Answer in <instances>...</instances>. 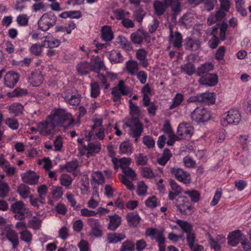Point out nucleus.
I'll return each mask as SVG.
<instances>
[{
    "label": "nucleus",
    "instance_id": "f257e3e1",
    "mask_svg": "<svg viewBox=\"0 0 251 251\" xmlns=\"http://www.w3.org/2000/svg\"><path fill=\"white\" fill-rule=\"evenodd\" d=\"M74 124L72 115L64 109H57L48 116L47 120L38 124L39 133L44 136L52 134L55 126L68 127Z\"/></svg>",
    "mask_w": 251,
    "mask_h": 251
},
{
    "label": "nucleus",
    "instance_id": "f03ea898",
    "mask_svg": "<svg viewBox=\"0 0 251 251\" xmlns=\"http://www.w3.org/2000/svg\"><path fill=\"white\" fill-rule=\"evenodd\" d=\"M228 25L226 23L222 22L221 24H217L212 27L211 35L212 37L208 42V45L210 48L212 49H216L220 43L218 37L217 36L218 30L220 29V37L222 41H225L226 38V32L227 28Z\"/></svg>",
    "mask_w": 251,
    "mask_h": 251
},
{
    "label": "nucleus",
    "instance_id": "7ed1b4c3",
    "mask_svg": "<svg viewBox=\"0 0 251 251\" xmlns=\"http://www.w3.org/2000/svg\"><path fill=\"white\" fill-rule=\"evenodd\" d=\"M57 18L52 12H47L42 15L38 22L39 28L43 31H47L54 25Z\"/></svg>",
    "mask_w": 251,
    "mask_h": 251
},
{
    "label": "nucleus",
    "instance_id": "20e7f679",
    "mask_svg": "<svg viewBox=\"0 0 251 251\" xmlns=\"http://www.w3.org/2000/svg\"><path fill=\"white\" fill-rule=\"evenodd\" d=\"M176 223L187 234V240L189 246L190 248H193L195 241V235L192 231V226L189 223L181 220H177Z\"/></svg>",
    "mask_w": 251,
    "mask_h": 251
},
{
    "label": "nucleus",
    "instance_id": "39448f33",
    "mask_svg": "<svg viewBox=\"0 0 251 251\" xmlns=\"http://www.w3.org/2000/svg\"><path fill=\"white\" fill-rule=\"evenodd\" d=\"M127 126L129 127L131 130V135L135 138V141L136 142L142 132L143 131V126L142 124L139 119L136 117L132 118L127 123Z\"/></svg>",
    "mask_w": 251,
    "mask_h": 251
},
{
    "label": "nucleus",
    "instance_id": "423d86ee",
    "mask_svg": "<svg viewBox=\"0 0 251 251\" xmlns=\"http://www.w3.org/2000/svg\"><path fill=\"white\" fill-rule=\"evenodd\" d=\"M191 119L196 123L204 122L209 119V114L202 107H197L191 114Z\"/></svg>",
    "mask_w": 251,
    "mask_h": 251
},
{
    "label": "nucleus",
    "instance_id": "0eeeda50",
    "mask_svg": "<svg viewBox=\"0 0 251 251\" xmlns=\"http://www.w3.org/2000/svg\"><path fill=\"white\" fill-rule=\"evenodd\" d=\"M176 206L182 213L191 214L193 211V206L185 197H179L176 199Z\"/></svg>",
    "mask_w": 251,
    "mask_h": 251
},
{
    "label": "nucleus",
    "instance_id": "6e6552de",
    "mask_svg": "<svg viewBox=\"0 0 251 251\" xmlns=\"http://www.w3.org/2000/svg\"><path fill=\"white\" fill-rule=\"evenodd\" d=\"M241 120V115L238 110L231 109L228 112L226 117L223 118L222 120V125L224 126L227 124H237Z\"/></svg>",
    "mask_w": 251,
    "mask_h": 251
},
{
    "label": "nucleus",
    "instance_id": "1a4fd4ad",
    "mask_svg": "<svg viewBox=\"0 0 251 251\" xmlns=\"http://www.w3.org/2000/svg\"><path fill=\"white\" fill-rule=\"evenodd\" d=\"M193 133V127L189 124L182 123L179 125L177 133L180 136V139H189Z\"/></svg>",
    "mask_w": 251,
    "mask_h": 251
},
{
    "label": "nucleus",
    "instance_id": "9d476101",
    "mask_svg": "<svg viewBox=\"0 0 251 251\" xmlns=\"http://www.w3.org/2000/svg\"><path fill=\"white\" fill-rule=\"evenodd\" d=\"M170 172L178 181L184 184H188L190 182V174L183 169L172 168L171 169Z\"/></svg>",
    "mask_w": 251,
    "mask_h": 251
},
{
    "label": "nucleus",
    "instance_id": "9b49d317",
    "mask_svg": "<svg viewBox=\"0 0 251 251\" xmlns=\"http://www.w3.org/2000/svg\"><path fill=\"white\" fill-rule=\"evenodd\" d=\"M11 210L15 213V217L16 219H25L26 209L22 201H19L13 203L11 206Z\"/></svg>",
    "mask_w": 251,
    "mask_h": 251
},
{
    "label": "nucleus",
    "instance_id": "f8f14e48",
    "mask_svg": "<svg viewBox=\"0 0 251 251\" xmlns=\"http://www.w3.org/2000/svg\"><path fill=\"white\" fill-rule=\"evenodd\" d=\"M201 42L195 38H187L185 39L184 46L186 50L195 51L201 47Z\"/></svg>",
    "mask_w": 251,
    "mask_h": 251
},
{
    "label": "nucleus",
    "instance_id": "ddd939ff",
    "mask_svg": "<svg viewBox=\"0 0 251 251\" xmlns=\"http://www.w3.org/2000/svg\"><path fill=\"white\" fill-rule=\"evenodd\" d=\"M199 81L201 85L213 86L218 83V76L215 74H207L202 76Z\"/></svg>",
    "mask_w": 251,
    "mask_h": 251
},
{
    "label": "nucleus",
    "instance_id": "4468645a",
    "mask_svg": "<svg viewBox=\"0 0 251 251\" xmlns=\"http://www.w3.org/2000/svg\"><path fill=\"white\" fill-rule=\"evenodd\" d=\"M87 224L91 227L92 233L96 237H100L102 235L101 226L98 220L92 218H89Z\"/></svg>",
    "mask_w": 251,
    "mask_h": 251
},
{
    "label": "nucleus",
    "instance_id": "2eb2a0df",
    "mask_svg": "<svg viewBox=\"0 0 251 251\" xmlns=\"http://www.w3.org/2000/svg\"><path fill=\"white\" fill-rule=\"evenodd\" d=\"M23 181L30 185H35L38 182L39 176L34 172L29 171L21 175Z\"/></svg>",
    "mask_w": 251,
    "mask_h": 251
},
{
    "label": "nucleus",
    "instance_id": "dca6fc26",
    "mask_svg": "<svg viewBox=\"0 0 251 251\" xmlns=\"http://www.w3.org/2000/svg\"><path fill=\"white\" fill-rule=\"evenodd\" d=\"M83 148L87 151V155L89 157L99 152L101 150V147L100 142L96 141L90 142L87 145H83Z\"/></svg>",
    "mask_w": 251,
    "mask_h": 251
},
{
    "label": "nucleus",
    "instance_id": "f3484780",
    "mask_svg": "<svg viewBox=\"0 0 251 251\" xmlns=\"http://www.w3.org/2000/svg\"><path fill=\"white\" fill-rule=\"evenodd\" d=\"M243 239V234L238 229L230 233L227 237L228 243L232 246H236Z\"/></svg>",
    "mask_w": 251,
    "mask_h": 251
},
{
    "label": "nucleus",
    "instance_id": "a211bd4d",
    "mask_svg": "<svg viewBox=\"0 0 251 251\" xmlns=\"http://www.w3.org/2000/svg\"><path fill=\"white\" fill-rule=\"evenodd\" d=\"M19 80V75L17 73L11 71L7 73L4 76L5 85L8 87H14Z\"/></svg>",
    "mask_w": 251,
    "mask_h": 251
},
{
    "label": "nucleus",
    "instance_id": "6ab92c4d",
    "mask_svg": "<svg viewBox=\"0 0 251 251\" xmlns=\"http://www.w3.org/2000/svg\"><path fill=\"white\" fill-rule=\"evenodd\" d=\"M148 37V33L141 29H139L135 32L132 33L130 36L132 42L137 44H141L144 39L147 41Z\"/></svg>",
    "mask_w": 251,
    "mask_h": 251
},
{
    "label": "nucleus",
    "instance_id": "aec40b11",
    "mask_svg": "<svg viewBox=\"0 0 251 251\" xmlns=\"http://www.w3.org/2000/svg\"><path fill=\"white\" fill-rule=\"evenodd\" d=\"M170 41L173 44L174 46L176 48H180L182 46V38L181 34L176 32L173 34V29L171 26L170 27Z\"/></svg>",
    "mask_w": 251,
    "mask_h": 251
},
{
    "label": "nucleus",
    "instance_id": "412c9836",
    "mask_svg": "<svg viewBox=\"0 0 251 251\" xmlns=\"http://www.w3.org/2000/svg\"><path fill=\"white\" fill-rule=\"evenodd\" d=\"M167 6H170L173 12L172 16L176 19V16L179 14L181 11L180 3L178 0H164Z\"/></svg>",
    "mask_w": 251,
    "mask_h": 251
},
{
    "label": "nucleus",
    "instance_id": "4be33fe9",
    "mask_svg": "<svg viewBox=\"0 0 251 251\" xmlns=\"http://www.w3.org/2000/svg\"><path fill=\"white\" fill-rule=\"evenodd\" d=\"M76 69L79 74L81 75L87 74L91 71L96 72L93 66L86 61H83L78 64Z\"/></svg>",
    "mask_w": 251,
    "mask_h": 251
},
{
    "label": "nucleus",
    "instance_id": "5701e85b",
    "mask_svg": "<svg viewBox=\"0 0 251 251\" xmlns=\"http://www.w3.org/2000/svg\"><path fill=\"white\" fill-rule=\"evenodd\" d=\"M126 219L128 226L137 227L141 221V218L136 212H129L126 216Z\"/></svg>",
    "mask_w": 251,
    "mask_h": 251
},
{
    "label": "nucleus",
    "instance_id": "b1692460",
    "mask_svg": "<svg viewBox=\"0 0 251 251\" xmlns=\"http://www.w3.org/2000/svg\"><path fill=\"white\" fill-rule=\"evenodd\" d=\"M109 223L108 225V228L112 231L115 230L121 224V217L117 214L108 216Z\"/></svg>",
    "mask_w": 251,
    "mask_h": 251
},
{
    "label": "nucleus",
    "instance_id": "393cba45",
    "mask_svg": "<svg viewBox=\"0 0 251 251\" xmlns=\"http://www.w3.org/2000/svg\"><path fill=\"white\" fill-rule=\"evenodd\" d=\"M213 69V65L211 63H206L200 66L196 71L197 75L199 76H203L209 74V72Z\"/></svg>",
    "mask_w": 251,
    "mask_h": 251
},
{
    "label": "nucleus",
    "instance_id": "a878e982",
    "mask_svg": "<svg viewBox=\"0 0 251 251\" xmlns=\"http://www.w3.org/2000/svg\"><path fill=\"white\" fill-rule=\"evenodd\" d=\"M126 65L127 73L132 75H135L139 69L138 63L133 60H130L127 61Z\"/></svg>",
    "mask_w": 251,
    "mask_h": 251
},
{
    "label": "nucleus",
    "instance_id": "bb28decb",
    "mask_svg": "<svg viewBox=\"0 0 251 251\" xmlns=\"http://www.w3.org/2000/svg\"><path fill=\"white\" fill-rule=\"evenodd\" d=\"M7 239L12 244L13 248L15 249L19 245L17 233L13 230H8L6 233Z\"/></svg>",
    "mask_w": 251,
    "mask_h": 251
},
{
    "label": "nucleus",
    "instance_id": "cd10ccee",
    "mask_svg": "<svg viewBox=\"0 0 251 251\" xmlns=\"http://www.w3.org/2000/svg\"><path fill=\"white\" fill-rule=\"evenodd\" d=\"M125 238V234L119 233H111L107 234V240L109 244H116Z\"/></svg>",
    "mask_w": 251,
    "mask_h": 251
},
{
    "label": "nucleus",
    "instance_id": "c85d7f7f",
    "mask_svg": "<svg viewBox=\"0 0 251 251\" xmlns=\"http://www.w3.org/2000/svg\"><path fill=\"white\" fill-rule=\"evenodd\" d=\"M108 58L112 63H121L123 61V57L118 50H112L109 52Z\"/></svg>",
    "mask_w": 251,
    "mask_h": 251
},
{
    "label": "nucleus",
    "instance_id": "c756f323",
    "mask_svg": "<svg viewBox=\"0 0 251 251\" xmlns=\"http://www.w3.org/2000/svg\"><path fill=\"white\" fill-rule=\"evenodd\" d=\"M201 102L213 104L215 101V95L214 93L206 92L200 94Z\"/></svg>",
    "mask_w": 251,
    "mask_h": 251
},
{
    "label": "nucleus",
    "instance_id": "7c9ffc66",
    "mask_svg": "<svg viewBox=\"0 0 251 251\" xmlns=\"http://www.w3.org/2000/svg\"><path fill=\"white\" fill-rule=\"evenodd\" d=\"M153 6L155 13L157 16H161L163 15L166 8L168 7H170V6H167L164 2L163 3L159 1H155Z\"/></svg>",
    "mask_w": 251,
    "mask_h": 251
},
{
    "label": "nucleus",
    "instance_id": "2f4dec72",
    "mask_svg": "<svg viewBox=\"0 0 251 251\" xmlns=\"http://www.w3.org/2000/svg\"><path fill=\"white\" fill-rule=\"evenodd\" d=\"M137 58L140 60V64L144 67L148 66V62L146 59L147 52L143 49L138 50L136 53Z\"/></svg>",
    "mask_w": 251,
    "mask_h": 251
},
{
    "label": "nucleus",
    "instance_id": "473e14b6",
    "mask_svg": "<svg viewBox=\"0 0 251 251\" xmlns=\"http://www.w3.org/2000/svg\"><path fill=\"white\" fill-rule=\"evenodd\" d=\"M63 98L67 103L72 105H78L80 102V96L78 94L72 95L70 97L65 95Z\"/></svg>",
    "mask_w": 251,
    "mask_h": 251
},
{
    "label": "nucleus",
    "instance_id": "72a5a7b5",
    "mask_svg": "<svg viewBox=\"0 0 251 251\" xmlns=\"http://www.w3.org/2000/svg\"><path fill=\"white\" fill-rule=\"evenodd\" d=\"M101 37L105 41H110L113 38V33L108 26H103L101 30Z\"/></svg>",
    "mask_w": 251,
    "mask_h": 251
},
{
    "label": "nucleus",
    "instance_id": "f704fd0d",
    "mask_svg": "<svg viewBox=\"0 0 251 251\" xmlns=\"http://www.w3.org/2000/svg\"><path fill=\"white\" fill-rule=\"evenodd\" d=\"M133 151L132 145L128 141H125L120 145L121 153L130 154Z\"/></svg>",
    "mask_w": 251,
    "mask_h": 251
},
{
    "label": "nucleus",
    "instance_id": "c9c22d12",
    "mask_svg": "<svg viewBox=\"0 0 251 251\" xmlns=\"http://www.w3.org/2000/svg\"><path fill=\"white\" fill-rule=\"evenodd\" d=\"M19 234L20 235V239L21 240L27 244L31 243L32 240V234L27 229H25L20 231Z\"/></svg>",
    "mask_w": 251,
    "mask_h": 251
},
{
    "label": "nucleus",
    "instance_id": "e433bc0d",
    "mask_svg": "<svg viewBox=\"0 0 251 251\" xmlns=\"http://www.w3.org/2000/svg\"><path fill=\"white\" fill-rule=\"evenodd\" d=\"M182 71L189 75H192L196 72L194 65L191 62H188L180 67Z\"/></svg>",
    "mask_w": 251,
    "mask_h": 251
},
{
    "label": "nucleus",
    "instance_id": "4c0bfd02",
    "mask_svg": "<svg viewBox=\"0 0 251 251\" xmlns=\"http://www.w3.org/2000/svg\"><path fill=\"white\" fill-rule=\"evenodd\" d=\"M184 96L180 93H177L173 99V103L169 107L170 109H173L178 106L184 100Z\"/></svg>",
    "mask_w": 251,
    "mask_h": 251
},
{
    "label": "nucleus",
    "instance_id": "58836bf2",
    "mask_svg": "<svg viewBox=\"0 0 251 251\" xmlns=\"http://www.w3.org/2000/svg\"><path fill=\"white\" fill-rule=\"evenodd\" d=\"M59 180L62 185L67 187L72 184L73 179L70 175L63 174L61 175Z\"/></svg>",
    "mask_w": 251,
    "mask_h": 251
},
{
    "label": "nucleus",
    "instance_id": "ea45409f",
    "mask_svg": "<svg viewBox=\"0 0 251 251\" xmlns=\"http://www.w3.org/2000/svg\"><path fill=\"white\" fill-rule=\"evenodd\" d=\"M18 192L24 199L27 198L30 193L29 187L25 184L20 185L18 188Z\"/></svg>",
    "mask_w": 251,
    "mask_h": 251
},
{
    "label": "nucleus",
    "instance_id": "a19ab883",
    "mask_svg": "<svg viewBox=\"0 0 251 251\" xmlns=\"http://www.w3.org/2000/svg\"><path fill=\"white\" fill-rule=\"evenodd\" d=\"M78 166V163L77 160H73L67 162L63 166V169H65L68 172L72 173L76 170Z\"/></svg>",
    "mask_w": 251,
    "mask_h": 251
},
{
    "label": "nucleus",
    "instance_id": "79ce46f5",
    "mask_svg": "<svg viewBox=\"0 0 251 251\" xmlns=\"http://www.w3.org/2000/svg\"><path fill=\"white\" fill-rule=\"evenodd\" d=\"M50 190L53 198L57 200L60 199L63 195V188L60 186H53Z\"/></svg>",
    "mask_w": 251,
    "mask_h": 251
},
{
    "label": "nucleus",
    "instance_id": "37998d69",
    "mask_svg": "<svg viewBox=\"0 0 251 251\" xmlns=\"http://www.w3.org/2000/svg\"><path fill=\"white\" fill-rule=\"evenodd\" d=\"M184 194L189 196L192 202H197L200 199V194L196 190L186 191Z\"/></svg>",
    "mask_w": 251,
    "mask_h": 251
},
{
    "label": "nucleus",
    "instance_id": "c03bdc74",
    "mask_svg": "<svg viewBox=\"0 0 251 251\" xmlns=\"http://www.w3.org/2000/svg\"><path fill=\"white\" fill-rule=\"evenodd\" d=\"M92 180L98 184H102L104 182V177L100 171L95 172L92 174Z\"/></svg>",
    "mask_w": 251,
    "mask_h": 251
},
{
    "label": "nucleus",
    "instance_id": "a18cd8bd",
    "mask_svg": "<svg viewBox=\"0 0 251 251\" xmlns=\"http://www.w3.org/2000/svg\"><path fill=\"white\" fill-rule=\"evenodd\" d=\"M117 42L123 49L128 50L131 48L130 43L124 36H119L117 38Z\"/></svg>",
    "mask_w": 251,
    "mask_h": 251
},
{
    "label": "nucleus",
    "instance_id": "49530a36",
    "mask_svg": "<svg viewBox=\"0 0 251 251\" xmlns=\"http://www.w3.org/2000/svg\"><path fill=\"white\" fill-rule=\"evenodd\" d=\"M9 191V187L6 183L0 181V197L4 198L6 197Z\"/></svg>",
    "mask_w": 251,
    "mask_h": 251
},
{
    "label": "nucleus",
    "instance_id": "de8ad7c7",
    "mask_svg": "<svg viewBox=\"0 0 251 251\" xmlns=\"http://www.w3.org/2000/svg\"><path fill=\"white\" fill-rule=\"evenodd\" d=\"M134 250V243L128 240H126L123 243L120 249V251H133Z\"/></svg>",
    "mask_w": 251,
    "mask_h": 251
},
{
    "label": "nucleus",
    "instance_id": "09e8293b",
    "mask_svg": "<svg viewBox=\"0 0 251 251\" xmlns=\"http://www.w3.org/2000/svg\"><path fill=\"white\" fill-rule=\"evenodd\" d=\"M123 173H124L125 176L126 177H130L132 180H134L136 179V175L135 173V171L130 167H127L122 170Z\"/></svg>",
    "mask_w": 251,
    "mask_h": 251
},
{
    "label": "nucleus",
    "instance_id": "8fccbe9b",
    "mask_svg": "<svg viewBox=\"0 0 251 251\" xmlns=\"http://www.w3.org/2000/svg\"><path fill=\"white\" fill-rule=\"evenodd\" d=\"M116 87L123 95H126L129 92L128 88L126 86L124 80H120Z\"/></svg>",
    "mask_w": 251,
    "mask_h": 251
},
{
    "label": "nucleus",
    "instance_id": "3c124183",
    "mask_svg": "<svg viewBox=\"0 0 251 251\" xmlns=\"http://www.w3.org/2000/svg\"><path fill=\"white\" fill-rule=\"evenodd\" d=\"M169 183L173 192H174L178 194L181 193L182 189L181 187L178 185L174 180L172 179H169Z\"/></svg>",
    "mask_w": 251,
    "mask_h": 251
},
{
    "label": "nucleus",
    "instance_id": "603ef678",
    "mask_svg": "<svg viewBox=\"0 0 251 251\" xmlns=\"http://www.w3.org/2000/svg\"><path fill=\"white\" fill-rule=\"evenodd\" d=\"M48 190V187L45 184L41 185L37 188V192L41 200H45V197L47 193Z\"/></svg>",
    "mask_w": 251,
    "mask_h": 251
},
{
    "label": "nucleus",
    "instance_id": "864d4df0",
    "mask_svg": "<svg viewBox=\"0 0 251 251\" xmlns=\"http://www.w3.org/2000/svg\"><path fill=\"white\" fill-rule=\"evenodd\" d=\"M6 124L11 129L15 130L18 128L19 123L17 120L13 118H7L5 120Z\"/></svg>",
    "mask_w": 251,
    "mask_h": 251
},
{
    "label": "nucleus",
    "instance_id": "5fc2aeb1",
    "mask_svg": "<svg viewBox=\"0 0 251 251\" xmlns=\"http://www.w3.org/2000/svg\"><path fill=\"white\" fill-rule=\"evenodd\" d=\"M135 160L137 165H145L147 164L148 157L146 155H144L143 154L139 153L136 155Z\"/></svg>",
    "mask_w": 251,
    "mask_h": 251
},
{
    "label": "nucleus",
    "instance_id": "6e6d98bb",
    "mask_svg": "<svg viewBox=\"0 0 251 251\" xmlns=\"http://www.w3.org/2000/svg\"><path fill=\"white\" fill-rule=\"evenodd\" d=\"M40 226L41 221L38 218H34L30 220L28 223V227L34 229H39Z\"/></svg>",
    "mask_w": 251,
    "mask_h": 251
},
{
    "label": "nucleus",
    "instance_id": "4d7b16f0",
    "mask_svg": "<svg viewBox=\"0 0 251 251\" xmlns=\"http://www.w3.org/2000/svg\"><path fill=\"white\" fill-rule=\"evenodd\" d=\"M54 151H60L63 146L62 137L57 136L53 141Z\"/></svg>",
    "mask_w": 251,
    "mask_h": 251
},
{
    "label": "nucleus",
    "instance_id": "13d9d810",
    "mask_svg": "<svg viewBox=\"0 0 251 251\" xmlns=\"http://www.w3.org/2000/svg\"><path fill=\"white\" fill-rule=\"evenodd\" d=\"M141 173L143 177L147 178H152L155 176L152 170L149 167L143 168Z\"/></svg>",
    "mask_w": 251,
    "mask_h": 251
},
{
    "label": "nucleus",
    "instance_id": "bf43d9fd",
    "mask_svg": "<svg viewBox=\"0 0 251 251\" xmlns=\"http://www.w3.org/2000/svg\"><path fill=\"white\" fill-rule=\"evenodd\" d=\"M145 12L141 8H139L134 12V16L136 20L141 23L142 22L143 17L145 15Z\"/></svg>",
    "mask_w": 251,
    "mask_h": 251
},
{
    "label": "nucleus",
    "instance_id": "052dcab7",
    "mask_svg": "<svg viewBox=\"0 0 251 251\" xmlns=\"http://www.w3.org/2000/svg\"><path fill=\"white\" fill-rule=\"evenodd\" d=\"M91 96L93 98L97 97L100 94V87L98 83L95 82L91 84Z\"/></svg>",
    "mask_w": 251,
    "mask_h": 251
},
{
    "label": "nucleus",
    "instance_id": "680f3d73",
    "mask_svg": "<svg viewBox=\"0 0 251 251\" xmlns=\"http://www.w3.org/2000/svg\"><path fill=\"white\" fill-rule=\"evenodd\" d=\"M144 144L149 149L154 147L155 141L153 138L149 136H145L143 138Z\"/></svg>",
    "mask_w": 251,
    "mask_h": 251
},
{
    "label": "nucleus",
    "instance_id": "e2e57ef3",
    "mask_svg": "<svg viewBox=\"0 0 251 251\" xmlns=\"http://www.w3.org/2000/svg\"><path fill=\"white\" fill-rule=\"evenodd\" d=\"M130 113L134 116H138L140 113L139 107L134 103L131 100H129Z\"/></svg>",
    "mask_w": 251,
    "mask_h": 251
},
{
    "label": "nucleus",
    "instance_id": "0e129e2a",
    "mask_svg": "<svg viewBox=\"0 0 251 251\" xmlns=\"http://www.w3.org/2000/svg\"><path fill=\"white\" fill-rule=\"evenodd\" d=\"M29 198L31 204L35 207L39 208L44 203L45 200H41V199H40L39 197L38 198H35L32 196H30Z\"/></svg>",
    "mask_w": 251,
    "mask_h": 251
},
{
    "label": "nucleus",
    "instance_id": "69168bd1",
    "mask_svg": "<svg viewBox=\"0 0 251 251\" xmlns=\"http://www.w3.org/2000/svg\"><path fill=\"white\" fill-rule=\"evenodd\" d=\"M131 162V159L129 157H123L119 160V163L121 168L123 170L128 167Z\"/></svg>",
    "mask_w": 251,
    "mask_h": 251
},
{
    "label": "nucleus",
    "instance_id": "338daca9",
    "mask_svg": "<svg viewBox=\"0 0 251 251\" xmlns=\"http://www.w3.org/2000/svg\"><path fill=\"white\" fill-rule=\"evenodd\" d=\"M147 190V185L143 181L139 182L137 191V194L140 196L144 195L146 193Z\"/></svg>",
    "mask_w": 251,
    "mask_h": 251
},
{
    "label": "nucleus",
    "instance_id": "774afa93",
    "mask_svg": "<svg viewBox=\"0 0 251 251\" xmlns=\"http://www.w3.org/2000/svg\"><path fill=\"white\" fill-rule=\"evenodd\" d=\"M183 163L187 168H194L196 166L195 161L189 156H185L183 158Z\"/></svg>",
    "mask_w": 251,
    "mask_h": 251
}]
</instances>
